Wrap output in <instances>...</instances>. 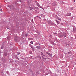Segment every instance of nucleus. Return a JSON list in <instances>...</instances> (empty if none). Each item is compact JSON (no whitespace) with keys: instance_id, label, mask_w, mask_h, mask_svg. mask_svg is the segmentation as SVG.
<instances>
[{"instance_id":"nucleus-1","label":"nucleus","mask_w":76,"mask_h":76,"mask_svg":"<svg viewBox=\"0 0 76 76\" xmlns=\"http://www.w3.org/2000/svg\"><path fill=\"white\" fill-rule=\"evenodd\" d=\"M63 36L64 38L66 37V33H62V34L60 33L58 35L59 38H62Z\"/></svg>"},{"instance_id":"nucleus-2","label":"nucleus","mask_w":76,"mask_h":76,"mask_svg":"<svg viewBox=\"0 0 76 76\" xmlns=\"http://www.w3.org/2000/svg\"><path fill=\"white\" fill-rule=\"evenodd\" d=\"M35 3L36 4L37 6H38L39 7H40V8H41V9H42V8L41 7V6H40V5H39V4L38 3V2H37V1H35Z\"/></svg>"},{"instance_id":"nucleus-3","label":"nucleus","mask_w":76,"mask_h":76,"mask_svg":"<svg viewBox=\"0 0 76 76\" xmlns=\"http://www.w3.org/2000/svg\"><path fill=\"white\" fill-rule=\"evenodd\" d=\"M71 15H72V14L70 13H67L66 14V16H71Z\"/></svg>"},{"instance_id":"nucleus-4","label":"nucleus","mask_w":76,"mask_h":76,"mask_svg":"<svg viewBox=\"0 0 76 76\" xmlns=\"http://www.w3.org/2000/svg\"><path fill=\"white\" fill-rule=\"evenodd\" d=\"M46 54H48L49 56H52V54H51L50 53L48 52H46Z\"/></svg>"},{"instance_id":"nucleus-5","label":"nucleus","mask_w":76,"mask_h":76,"mask_svg":"<svg viewBox=\"0 0 76 76\" xmlns=\"http://www.w3.org/2000/svg\"><path fill=\"white\" fill-rule=\"evenodd\" d=\"M18 37H14V40H15V41H16L18 39Z\"/></svg>"},{"instance_id":"nucleus-6","label":"nucleus","mask_w":76,"mask_h":76,"mask_svg":"<svg viewBox=\"0 0 76 76\" xmlns=\"http://www.w3.org/2000/svg\"><path fill=\"white\" fill-rule=\"evenodd\" d=\"M36 48H37V49H40V48H40V46H37L36 47Z\"/></svg>"},{"instance_id":"nucleus-7","label":"nucleus","mask_w":76,"mask_h":76,"mask_svg":"<svg viewBox=\"0 0 76 76\" xmlns=\"http://www.w3.org/2000/svg\"><path fill=\"white\" fill-rule=\"evenodd\" d=\"M42 58L43 59H44V60H46V59H47V58H45V57H46L45 56H44V57L42 56Z\"/></svg>"},{"instance_id":"nucleus-8","label":"nucleus","mask_w":76,"mask_h":76,"mask_svg":"<svg viewBox=\"0 0 76 76\" xmlns=\"http://www.w3.org/2000/svg\"><path fill=\"white\" fill-rule=\"evenodd\" d=\"M52 6H56V2H53L52 3Z\"/></svg>"},{"instance_id":"nucleus-9","label":"nucleus","mask_w":76,"mask_h":76,"mask_svg":"<svg viewBox=\"0 0 76 76\" xmlns=\"http://www.w3.org/2000/svg\"><path fill=\"white\" fill-rule=\"evenodd\" d=\"M7 75H8V76H10V73L8 71H7Z\"/></svg>"},{"instance_id":"nucleus-10","label":"nucleus","mask_w":76,"mask_h":76,"mask_svg":"<svg viewBox=\"0 0 76 76\" xmlns=\"http://www.w3.org/2000/svg\"><path fill=\"white\" fill-rule=\"evenodd\" d=\"M56 22L57 23H58V24H59V23H60V22L58 21L57 20H56Z\"/></svg>"},{"instance_id":"nucleus-11","label":"nucleus","mask_w":76,"mask_h":76,"mask_svg":"<svg viewBox=\"0 0 76 76\" xmlns=\"http://www.w3.org/2000/svg\"><path fill=\"white\" fill-rule=\"evenodd\" d=\"M40 54L41 55H42V56H45H45L43 54V53H42V52H41Z\"/></svg>"},{"instance_id":"nucleus-12","label":"nucleus","mask_w":76,"mask_h":76,"mask_svg":"<svg viewBox=\"0 0 76 76\" xmlns=\"http://www.w3.org/2000/svg\"><path fill=\"white\" fill-rule=\"evenodd\" d=\"M57 19L58 20H60V21H61V18H59V17H57Z\"/></svg>"},{"instance_id":"nucleus-13","label":"nucleus","mask_w":76,"mask_h":76,"mask_svg":"<svg viewBox=\"0 0 76 76\" xmlns=\"http://www.w3.org/2000/svg\"><path fill=\"white\" fill-rule=\"evenodd\" d=\"M37 58H39V59H41V56H38Z\"/></svg>"},{"instance_id":"nucleus-14","label":"nucleus","mask_w":76,"mask_h":76,"mask_svg":"<svg viewBox=\"0 0 76 76\" xmlns=\"http://www.w3.org/2000/svg\"><path fill=\"white\" fill-rule=\"evenodd\" d=\"M29 46H30V47H31V48H32V45H31V44H29Z\"/></svg>"},{"instance_id":"nucleus-15","label":"nucleus","mask_w":76,"mask_h":76,"mask_svg":"<svg viewBox=\"0 0 76 76\" xmlns=\"http://www.w3.org/2000/svg\"><path fill=\"white\" fill-rule=\"evenodd\" d=\"M73 9H74V8H73V7H72L70 8V10H73Z\"/></svg>"},{"instance_id":"nucleus-16","label":"nucleus","mask_w":76,"mask_h":76,"mask_svg":"<svg viewBox=\"0 0 76 76\" xmlns=\"http://www.w3.org/2000/svg\"><path fill=\"white\" fill-rule=\"evenodd\" d=\"M15 56H16L17 57V59H18V60H19V58H18L17 55H15Z\"/></svg>"},{"instance_id":"nucleus-17","label":"nucleus","mask_w":76,"mask_h":76,"mask_svg":"<svg viewBox=\"0 0 76 76\" xmlns=\"http://www.w3.org/2000/svg\"><path fill=\"white\" fill-rule=\"evenodd\" d=\"M73 31H76V28H73Z\"/></svg>"},{"instance_id":"nucleus-18","label":"nucleus","mask_w":76,"mask_h":76,"mask_svg":"<svg viewBox=\"0 0 76 76\" xmlns=\"http://www.w3.org/2000/svg\"><path fill=\"white\" fill-rule=\"evenodd\" d=\"M33 50V51H34V49L33 48V47L31 48Z\"/></svg>"},{"instance_id":"nucleus-19","label":"nucleus","mask_w":76,"mask_h":76,"mask_svg":"<svg viewBox=\"0 0 76 76\" xmlns=\"http://www.w3.org/2000/svg\"><path fill=\"white\" fill-rule=\"evenodd\" d=\"M66 45L67 47H69V45L68 44H66Z\"/></svg>"},{"instance_id":"nucleus-20","label":"nucleus","mask_w":76,"mask_h":76,"mask_svg":"<svg viewBox=\"0 0 76 76\" xmlns=\"http://www.w3.org/2000/svg\"><path fill=\"white\" fill-rule=\"evenodd\" d=\"M25 35H26V37H28V34L26 33L25 34Z\"/></svg>"},{"instance_id":"nucleus-21","label":"nucleus","mask_w":76,"mask_h":76,"mask_svg":"<svg viewBox=\"0 0 76 76\" xmlns=\"http://www.w3.org/2000/svg\"><path fill=\"white\" fill-rule=\"evenodd\" d=\"M37 34H39V31H37Z\"/></svg>"},{"instance_id":"nucleus-22","label":"nucleus","mask_w":76,"mask_h":76,"mask_svg":"<svg viewBox=\"0 0 76 76\" xmlns=\"http://www.w3.org/2000/svg\"><path fill=\"white\" fill-rule=\"evenodd\" d=\"M33 42H33V41H31V42H30L31 44H33Z\"/></svg>"},{"instance_id":"nucleus-23","label":"nucleus","mask_w":76,"mask_h":76,"mask_svg":"<svg viewBox=\"0 0 76 76\" xmlns=\"http://www.w3.org/2000/svg\"><path fill=\"white\" fill-rule=\"evenodd\" d=\"M54 44V42H51V44H52V45Z\"/></svg>"},{"instance_id":"nucleus-24","label":"nucleus","mask_w":76,"mask_h":76,"mask_svg":"<svg viewBox=\"0 0 76 76\" xmlns=\"http://www.w3.org/2000/svg\"><path fill=\"white\" fill-rule=\"evenodd\" d=\"M3 46H2L1 48V49H3Z\"/></svg>"},{"instance_id":"nucleus-25","label":"nucleus","mask_w":76,"mask_h":76,"mask_svg":"<svg viewBox=\"0 0 76 76\" xmlns=\"http://www.w3.org/2000/svg\"><path fill=\"white\" fill-rule=\"evenodd\" d=\"M30 10H32V8L30 7Z\"/></svg>"},{"instance_id":"nucleus-26","label":"nucleus","mask_w":76,"mask_h":76,"mask_svg":"<svg viewBox=\"0 0 76 76\" xmlns=\"http://www.w3.org/2000/svg\"><path fill=\"white\" fill-rule=\"evenodd\" d=\"M53 34L54 35H56V34H57V33H53Z\"/></svg>"},{"instance_id":"nucleus-27","label":"nucleus","mask_w":76,"mask_h":76,"mask_svg":"<svg viewBox=\"0 0 76 76\" xmlns=\"http://www.w3.org/2000/svg\"><path fill=\"white\" fill-rule=\"evenodd\" d=\"M0 11L2 12V9L0 8Z\"/></svg>"},{"instance_id":"nucleus-28","label":"nucleus","mask_w":76,"mask_h":76,"mask_svg":"<svg viewBox=\"0 0 76 76\" xmlns=\"http://www.w3.org/2000/svg\"><path fill=\"white\" fill-rule=\"evenodd\" d=\"M20 53H18V55H19V54H20Z\"/></svg>"},{"instance_id":"nucleus-29","label":"nucleus","mask_w":76,"mask_h":76,"mask_svg":"<svg viewBox=\"0 0 76 76\" xmlns=\"http://www.w3.org/2000/svg\"><path fill=\"white\" fill-rule=\"evenodd\" d=\"M31 22H34V21H33V19H31Z\"/></svg>"},{"instance_id":"nucleus-30","label":"nucleus","mask_w":76,"mask_h":76,"mask_svg":"<svg viewBox=\"0 0 76 76\" xmlns=\"http://www.w3.org/2000/svg\"><path fill=\"white\" fill-rule=\"evenodd\" d=\"M51 21H49V23H51Z\"/></svg>"},{"instance_id":"nucleus-31","label":"nucleus","mask_w":76,"mask_h":76,"mask_svg":"<svg viewBox=\"0 0 76 76\" xmlns=\"http://www.w3.org/2000/svg\"><path fill=\"white\" fill-rule=\"evenodd\" d=\"M38 44H39V45H40V44H39V43H38Z\"/></svg>"},{"instance_id":"nucleus-32","label":"nucleus","mask_w":76,"mask_h":76,"mask_svg":"<svg viewBox=\"0 0 76 76\" xmlns=\"http://www.w3.org/2000/svg\"><path fill=\"white\" fill-rule=\"evenodd\" d=\"M30 52L31 54V53H32V52Z\"/></svg>"},{"instance_id":"nucleus-33","label":"nucleus","mask_w":76,"mask_h":76,"mask_svg":"<svg viewBox=\"0 0 76 76\" xmlns=\"http://www.w3.org/2000/svg\"><path fill=\"white\" fill-rule=\"evenodd\" d=\"M56 41H57V39H56Z\"/></svg>"},{"instance_id":"nucleus-34","label":"nucleus","mask_w":76,"mask_h":76,"mask_svg":"<svg viewBox=\"0 0 76 76\" xmlns=\"http://www.w3.org/2000/svg\"><path fill=\"white\" fill-rule=\"evenodd\" d=\"M15 58H17V57H16V56H15Z\"/></svg>"},{"instance_id":"nucleus-35","label":"nucleus","mask_w":76,"mask_h":76,"mask_svg":"<svg viewBox=\"0 0 76 76\" xmlns=\"http://www.w3.org/2000/svg\"><path fill=\"white\" fill-rule=\"evenodd\" d=\"M68 54H69V52H68Z\"/></svg>"},{"instance_id":"nucleus-36","label":"nucleus","mask_w":76,"mask_h":76,"mask_svg":"<svg viewBox=\"0 0 76 76\" xmlns=\"http://www.w3.org/2000/svg\"><path fill=\"white\" fill-rule=\"evenodd\" d=\"M49 7L48 6H47V7Z\"/></svg>"},{"instance_id":"nucleus-37","label":"nucleus","mask_w":76,"mask_h":76,"mask_svg":"<svg viewBox=\"0 0 76 76\" xmlns=\"http://www.w3.org/2000/svg\"><path fill=\"white\" fill-rule=\"evenodd\" d=\"M5 56H7V54H6L5 55Z\"/></svg>"},{"instance_id":"nucleus-38","label":"nucleus","mask_w":76,"mask_h":76,"mask_svg":"<svg viewBox=\"0 0 76 76\" xmlns=\"http://www.w3.org/2000/svg\"><path fill=\"white\" fill-rule=\"evenodd\" d=\"M69 54H70V52H69Z\"/></svg>"},{"instance_id":"nucleus-39","label":"nucleus","mask_w":76,"mask_h":76,"mask_svg":"<svg viewBox=\"0 0 76 76\" xmlns=\"http://www.w3.org/2000/svg\"><path fill=\"white\" fill-rule=\"evenodd\" d=\"M7 29H9V28H7Z\"/></svg>"},{"instance_id":"nucleus-40","label":"nucleus","mask_w":76,"mask_h":76,"mask_svg":"<svg viewBox=\"0 0 76 76\" xmlns=\"http://www.w3.org/2000/svg\"><path fill=\"white\" fill-rule=\"evenodd\" d=\"M4 54H5V53H4Z\"/></svg>"}]
</instances>
